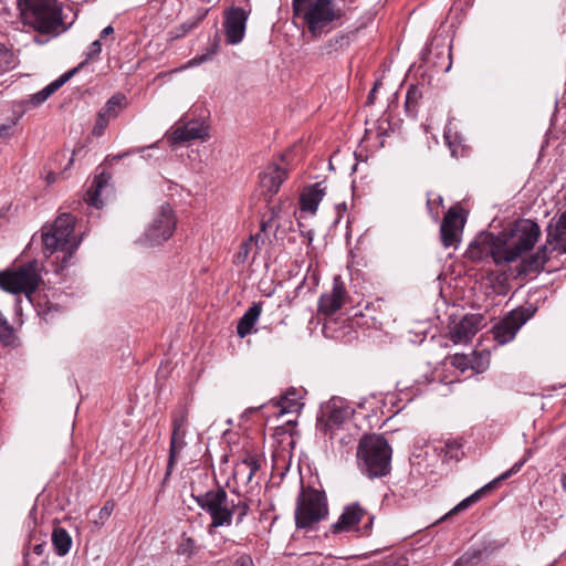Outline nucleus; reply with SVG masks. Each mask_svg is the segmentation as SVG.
I'll use <instances>...</instances> for the list:
<instances>
[{"instance_id": "f257e3e1", "label": "nucleus", "mask_w": 566, "mask_h": 566, "mask_svg": "<svg viewBox=\"0 0 566 566\" xmlns=\"http://www.w3.org/2000/svg\"><path fill=\"white\" fill-rule=\"evenodd\" d=\"M217 486L206 492H198L197 489L191 486V497L197 505L209 514L211 522L207 527L208 533L211 535L216 528L222 526H230L233 517L235 516V524L240 525L250 512L251 500L249 497H241L238 494V500L229 499L224 488L220 486L216 481Z\"/></svg>"}, {"instance_id": "f03ea898", "label": "nucleus", "mask_w": 566, "mask_h": 566, "mask_svg": "<svg viewBox=\"0 0 566 566\" xmlns=\"http://www.w3.org/2000/svg\"><path fill=\"white\" fill-rule=\"evenodd\" d=\"M392 449L382 434H364L357 447V464L368 479L388 475L391 471Z\"/></svg>"}, {"instance_id": "7ed1b4c3", "label": "nucleus", "mask_w": 566, "mask_h": 566, "mask_svg": "<svg viewBox=\"0 0 566 566\" xmlns=\"http://www.w3.org/2000/svg\"><path fill=\"white\" fill-rule=\"evenodd\" d=\"M76 219L71 213H61L52 224L42 228L43 252L46 256L62 251L61 269L70 264L71 259L78 249L82 238L74 235Z\"/></svg>"}, {"instance_id": "20e7f679", "label": "nucleus", "mask_w": 566, "mask_h": 566, "mask_svg": "<svg viewBox=\"0 0 566 566\" xmlns=\"http://www.w3.org/2000/svg\"><path fill=\"white\" fill-rule=\"evenodd\" d=\"M541 235L538 224L531 219H518L499 233L506 264L531 251Z\"/></svg>"}, {"instance_id": "39448f33", "label": "nucleus", "mask_w": 566, "mask_h": 566, "mask_svg": "<svg viewBox=\"0 0 566 566\" xmlns=\"http://www.w3.org/2000/svg\"><path fill=\"white\" fill-rule=\"evenodd\" d=\"M18 7L23 23L39 33H52L63 24L57 0H18Z\"/></svg>"}, {"instance_id": "423d86ee", "label": "nucleus", "mask_w": 566, "mask_h": 566, "mask_svg": "<svg viewBox=\"0 0 566 566\" xmlns=\"http://www.w3.org/2000/svg\"><path fill=\"white\" fill-rule=\"evenodd\" d=\"M328 515L327 497L324 491L301 485L294 512L295 525L300 530H314Z\"/></svg>"}, {"instance_id": "0eeeda50", "label": "nucleus", "mask_w": 566, "mask_h": 566, "mask_svg": "<svg viewBox=\"0 0 566 566\" xmlns=\"http://www.w3.org/2000/svg\"><path fill=\"white\" fill-rule=\"evenodd\" d=\"M344 15V11L336 7L334 0H313L296 18L306 25L313 38L322 36L331 31Z\"/></svg>"}, {"instance_id": "6e6552de", "label": "nucleus", "mask_w": 566, "mask_h": 566, "mask_svg": "<svg viewBox=\"0 0 566 566\" xmlns=\"http://www.w3.org/2000/svg\"><path fill=\"white\" fill-rule=\"evenodd\" d=\"M375 515L359 502H352L344 506L338 520L331 525L334 535L357 532L360 536H369L373 532Z\"/></svg>"}, {"instance_id": "1a4fd4ad", "label": "nucleus", "mask_w": 566, "mask_h": 566, "mask_svg": "<svg viewBox=\"0 0 566 566\" xmlns=\"http://www.w3.org/2000/svg\"><path fill=\"white\" fill-rule=\"evenodd\" d=\"M40 282V275L36 272L35 264L30 262L14 271H0V289L11 294L24 293L25 297L33 303Z\"/></svg>"}, {"instance_id": "9d476101", "label": "nucleus", "mask_w": 566, "mask_h": 566, "mask_svg": "<svg viewBox=\"0 0 566 566\" xmlns=\"http://www.w3.org/2000/svg\"><path fill=\"white\" fill-rule=\"evenodd\" d=\"M353 410L340 397H333L323 403L316 417V430L333 440L337 430L349 419Z\"/></svg>"}, {"instance_id": "9b49d317", "label": "nucleus", "mask_w": 566, "mask_h": 566, "mask_svg": "<svg viewBox=\"0 0 566 566\" xmlns=\"http://www.w3.org/2000/svg\"><path fill=\"white\" fill-rule=\"evenodd\" d=\"M176 222L170 205L165 203L160 206L158 213L146 229L140 242L148 247L163 244L174 234Z\"/></svg>"}, {"instance_id": "f8f14e48", "label": "nucleus", "mask_w": 566, "mask_h": 566, "mask_svg": "<svg viewBox=\"0 0 566 566\" xmlns=\"http://www.w3.org/2000/svg\"><path fill=\"white\" fill-rule=\"evenodd\" d=\"M536 308L517 307L496 323L491 333L497 345H505L514 339L518 329L535 314Z\"/></svg>"}, {"instance_id": "ddd939ff", "label": "nucleus", "mask_w": 566, "mask_h": 566, "mask_svg": "<svg viewBox=\"0 0 566 566\" xmlns=\"http://www.w3.org/2000/svg\"><path fill=\"white\" fill-rule=\"evenodd\" d=\"M465 256L473 262H481L492 258L496 265H504V254L500 245L499 234L493 232H481L467 249Z\"/></svg>"}, {"instance_id": "4468645a", "label": "nucleus", "mask_w": 566, "mask_h": 566, "mask_svg": "<svg viewBox=\"0 0 566 566\" xmlns=\"http://www.w3.org/2000/svg\"><path fill=\"white\" fill-rule=\"evenodd\" d=\"M423 64L437 73H447L452 65L451 46L446 43V39L434 35L427 43L421 53Z\"/></svg>"}, {"instance_id": "2eb2a0df", "label": "nucleus", "mask_w": 566, "mask_h": 566, "mask_svg": "<svg viewBox=\"0 0 566 566\" xmlns=\"http://www.w3.org/2000/svg\"><path fill=\"white\" fill-rule=\"evenodd\" d=\"M465 221L467 217L463 209L451 207L447 211L440 226V239L446 249L458 248Z\"/></svg>"}, {"instance_id": "dca6fc26", "label": "nucleus", "mask_w": 566, "mask_h": 566, "mask_svg": "<svg viewBox=\"0 0 566 566\" xmlns=\"http://www.w3.org/2000/svg\"><path fill=\"white\" fill-rule=\"evenodd\" d=\"M208 136V126H206L203 122L198 119L184 122L181 118L171 127V130L167 133L166 139L171 147H177L191 140L205 139Z\"/></svg>"}, {"instance_id": "f3484780", "label": "nucleus", "mask_w": 566, "mask_h": 566, "mask_svg": "<svg viewBox=\"0 0 566 566\" xmlns=\"http://www.w3.org/2000/svg\"><path fill=\"white\" fill-rule=\"evenodd\" d=\"M249 15L250 11L240 7L232 6L224 10L223 28L227 43L235 45L242 42Z\"/></svg>"}, {"instance_id": "a211bd4d", "label": "nucleus", "mask_w": 566, "mask_h": 566, "mask_svg": "<svg viewBox=\"0 0 566 566\" xmlns=\"http://www.w3.org/2000/svg\"><path fill=\"white\" fill-rule=\"evenodd\" d=\"M527 459L528 458L525 455L520 461L514 463L509 470H506L505 472L500 474L497 478H495L494 480H492L491 482H489L488 484H485L484 486H482L481 489H479L478 491L472 493L470 496L462 500L448 514H446L443 516V520H446L450 515L457 514L459 512H462V511L469 509L471 505H473L474 503L480 501L484 494H486L488 492L495 489L501 482H503V481L510 479L512 475L518 473L521 471V469L523 468V465L526 463Z\"/></svg>"}, {"instance_id": "6ab92c4d", "label": "nucleus", "mask_w": 566, "mask_h": 566, "mask_svg": "<svg viewBox=\"0 0 566 566\" xmlns=\"http://www.w3.org/2000/svg\"><path fill=\"white\" fill-rule=\"evenodd\" d=\"M560 245V250L564 251V247L566 245V241H553L552 243H546L537 249V251L525 258L521 261L518 266L517 275L518 276H527L530 274H538L542 270H544L545 263L549 260V254L557 249L556 245Z\"/></svg>"}, {"instance_id": "aec40b11", "label": "nucleus", "mask_w": 566, "mask_h": 566, "mask_svg": "<svg viewBox=\"0 0 566 566\" xmlns=\"http://www.w3.org/2000/svg\"><path fill=\"white\" fill-rule=\"evenodd\" d=\"M485 325L482 314H465L450 329V338L454 344L467 343Z\"/></svg>"}, {"instance_id": "412c9836", "label": "nucleus", "mask_w": 566, "mask_h": 566, "mask_svg": "<svg viewBox=\"0 0 566 566\" xmlns=\"http://www.w3.org/2000/svg\"><path fill=\"white\" fill-rule=\"evenodd\" d=\"M289 171L286 168L279 166L277 164L268 165L259 175L260 186L263 190V195L268 197V201L276 195L282 184L287 178Z\"/></svg>"}, {"instance_id": "4be33fe9", "label": "nucleus", "mask_w": 566, "mask_h": 566, "mask_svg": "<svg viewBox=\"0 0 566 566\" xmlns=\"http://www.w3.org/2000/svg\"><path fill=\"white\" fill-rule=\"evenodd\" d=\"M346 295L345 283L339 275H336L333 280L332 291L322 294L318 300V312L325 315H333L343 306Z\"/></svg>"}, {"instance_id": "5701e85b", "label": "nucleus", "mask_w": 566, "mask_h": 566, "mask_svg": "<svg viewBox=\"0 0 566 566\" xmlns=\"http://www.w3.org/2000/svg\"><path fill=\"white\" fill-rule=\"evenodd\" d=\"M112 179V174L106 171L102 166L97 167L96 175L87 188L85 192V201L88 206L95 207L97 209L103 207V200L101 199V195L103 190L107 189L111 185L109 181Z\"/></svg>"}, {"instance_id": "b1692460", "label": "nucleus", "mask_w": 566, "mask_h": 566, "mask_svg": "<svg viewBox=\"0 0 566 566\" xmlns=\"http://www.w3.org/2000/svg\"><path fill=\"white\" fill-rule=\"evenodd\" d=\"M325 193L326 186L324 185V181L306 186L300 196L301 210L315 213Z\"/></svg>"}, {"instance_id": "393cba45", "label": "nucleus", "mask_w": 566, "mask_h": 566, "mask_svg": "<svg viewBox=\"0 0 566 566\" xmlns=\"http://www.w3.org/2000/svg\"><path fill=\"white\" fill-rule=\"evenodd\" d=\"M186 434L187 430H171L170 441H169V455H168V462H167V469L165 476L163 479L161 484H166L169 480L174 468L177 463V459L180 454V452L184 450V448L187 446L186 442Z\"/></svg>"}, {"instance_id": "a878e982", "label": "nucleus", "mask_w": 566, "mask_h": 566, "mask_svg": "<svg viewBox=\"0 0 566 566\" xmlns=\"http://www.w3.org/2000/svg\"><path fill=\"white\" fill-rule=\"evenodd\" d=\"M302 399V390L291 387L275 401L274 406L279 408V415L300 413L304 406Z\"/></svg>"}, {"instance_id": "bb28decb", "label": "nucleus", "mask_w": 566, "mask_h": 566, "mask_svg": "<svg viewBox=\"0 0 566 566\" xmlns=\"http://www.w3.org/2000/svg\"><path fill=\"white\" fill-rule=\"evenodd\" d=\"M262 313V302L253 303L239 319L237 325V334L240 338L255 333V323Z\"/></svg>"}, {"instance_id": "cd10ccee", "label": "nucleus", "mask_w": 566, "mask_h": 566, "mask_svg": "<svg viewBox=\"0 0 566 566\" xmlns=\"http://www.w3.org/2000/svg\"><path fill=\"white\" fill-rule=\"evenodd\" d=\"M264 459L252 452H247L240 462L237 463L235 472L240 473L248 470L247 483H251L255 473L260 470Z\"/></svg>"}, {"instance_id": "c85d7f7f", "label": "nucleus", "mask_w": 566, "mask_h": 566, "mask_svg": "<svg viewBox=\"0 0 566 566\" xmlns=\"http://www.w3.org/2000/svg\"><path fill=\"white\" fill-rule=\"evenodd\" d=\"M36 313L45 321H50L55 314L63 311V307L49 300L46 295L39 294L36 297L33 296V303Z\"/></svg>"}, {"instance_id": "c756f323", "label": "nucleus", "mask_w": 566, "mask_h": 566, "mask_svg": "<svg viewBox=\"0 0 566 566\" xmlns=\"http://www.w3.org/2000/svg\"><path fill=\"white\" fill-rule=\"evenodd\" d=\"M209 10L206 9V8H199L196 12V14L182 22L181 24H179L178 27H175L170 34L172 36V39H179V38H182L185 36L187 33L191 32L193 29H196L203 20L205 18L207 17Z\"/></svg>"}, {"instance_id": "7c9ffc66", "label": "nucleus", "mask_w": 566, "mask_h": 566, "mask_svg": "<svg viewBox=\"0 0 566 566\" xmlns=\"http://www.w3.org/2000/svg\"><path fill=\"white\" fill-rule=\"evenodd\" d=\"M443 137L452 157L459 159L469 156L471 148L464 144L463 138L458 133H452L449 129L444 132Z\"/></svg>"}, {"instance_id": "2f4dec72", "label": "nucleus", "mask_w": 566, "mask_h": 566, "mask_svg": "<svg viewBox=\"0 0 566 566\" xmlns=\"http://www.w3.org/2000/svg\"><path fill=\"white\" fill-rule=\"evenodd\" d=\"M51 539L56 555L65 556L70 552L72 537L65 528L60 526L54 527Z\"/></svg>"}, {"instance_id": "473e14b6", "label": "nucleus", "mask_w": 566, "mask_h": 566, "mask_svg": "<svg viewBox=\"0 0 566 566\" xmlns=\"http://www.w3.org/2000/svg\"><path fill=\"white\" fill-rule=\"evenodd\" d=\"M421 98L422 92L420 87L417 84L409 85L405 99V112L407 116L417 118Z\"/></svg>"}, {"instance_id": "72a5a7b5", "label": "nucleus", "mask_w": 566, "mask_h": 566, "mask_svg": "<svg viewBox=\"0 0 566 566\" xmlns=\"http://www.w3.org/2000/svg\"><path fill=\"white\" fill-rule=\"evenodd\" d=\"M200 551V545L197 543L195 538L189 536L186 532H184L176 545V554L179 556H184L187 559L192 558Z\"/></svg>"}, {"instance_id": "f704fd0d", "label": "nucleus", "mask_w": 566, "mask_h": 566, "mask_svg": "<svg viewBox=\"0 0 566 566\" xmlns=\"http://www.w3.org/2000/svg\"><path fill=\"white\" fill-rule=\"evenodd\" d=\"M85 65V62H81L77 66L69 70L64 74H62L59 78L51 82L46 85L41 93L46 97V99L53 95L59 88H61L67 81H70L75 74L80 72V70Z\"/></svg>"}, {"instance_id": "c9c22d12", "label": "nucleus", "mask_w": 566, "mask_h": 566, "mask_svg": "<svg viewBox=\"0 0 566 566\" xmlns=\"http://www.w3.org/2000/svg\"><path fill=\"white\" fill-rule=\"evenodd\" d=\"M353 34L354 33H340L329 39L323 46V52L329 55L334 52L346 49L350 43V36Z\"/></svg>"}, {"instance_id": "e433bc0d", "label": "nucleus", "mask_w": 566, "mask_h": 566, "mask_svg": "<svg viewBox=\"0 0 566 566\" xmlns=\"http://www.w3.org/2000/svg\"><path fill=\"white\" fill-rule=\"evenodd\" d=\"M261 239V234L256 233L250 235V238L240 245L239 252L235 254V262L244 263L253 248L258 249V243Z\"/></svg>"}, {"instance_id": "4c0bfd02", "label": "nucleus", "mask_w": 566, "mask_h": 566, "mask_svg": "<svg viewBox=\"0 0 566 566\" xmlns=\"http://www.w3.org/2000/svg\"><path fill=\"white\" fill-rule=\"evenodd\" d=\"M125 96L123 94L113 95L99 112H105L106 116L116 117L118 109L123 107Z\"/></svg>"}, {"instance_id": "58836bf2", "label": "nucleus", "mask_w": 566, "mask_h": 566, "mask_svg": "<svg viewBox=\"0 0 566 566\" xmlns=\"http://www.w3.org/2000/svg\"><path fill=\"white\" fill-rule=\"evenodd\" d=\"M14 67V54L0 43V73L8 72Z\"/></svg>"}, {"instance_id": "ea45409f", "label": "nucleus", "mask_w": 566, "mask_h": 566, "mask_svg": "<svg viewBox=\"0 0 566 566\" xmlns=\"http://www.w3.org/2000/svg\"><path fill=\"white\" fill-rule=\"evenodd\" d=\"M188 424V410L181 408L178 411L171 413V427L175 430H187Z\"/></svg>"}, {"instance_id": "a19ab883", "label": "nucleus", "mask_w": 566, "mask_h": 566, "mask_svg": "<svg viewBox=\"0 0 566 566\" xmlns=\"http://www.w3.org/2000/svg\"><path fill=\"white\" fill-rule=\"evenodd\" d=\"M114 509L115 502L113 500H107L103 507L99 510L98 520L94 521L95 525L98 527L103 526L105 522L111 517Z\"/></svg>"}, {"instance_id": "79ce46f5", "label": "nucleus", "mask_w": 566, "mask_h": 566, "mask_svg": "<svg viewBox=\"0 0 566 566\" xmlns=\"http://www.w3.org/2000/svg\"><path fill=\"white\" fill-rule=\"evenodd\" d=\"M109 117L106 116L105 112H98L94 127L92 129V134L94 136H102L108 126Z\"/></svg>"}, {"instance_id": "37998d69", "label": "nucleus", "mask_w": 566, "mask_h": 566, "mask_svg": "<svg viewBox=\"0 0 566 566\" xmlns=\"http://www.w3.org/2000/svg\"><path fill=\"white\" fill-rule=\"evenodd\" d=\"M218 48H219L218 42H214V43L211 45V48L208 50V52H207V53L201 54V55H197V56H195L193 59H191V60L189 61V63H188V64H189V66L200 65V64H202L203 62H207V61L211 60V59H212V56L217 53Z\"/></svg>"}, {"instance_id": "c03bdc74", "label": "nucleus", "mask_w": 566, "mask_h": 566, "mask_svg": "<svg viewBox=\"0 0 566 566\" xmlns=\"http://www.w3.org/2000/svg\"><path fill=\"white\" fill-rule=\"evenodd\" d=\"M156 147V144L151 145V146H148V147H145V148H133V149H129L127 151H124L122 154H117V155H114V156H107L105 163H115V161H119L120 159L127 157V156H130L133 154H137V153H142L144 151L145 149H148V148H154Z\"/></svg>"}, {"instance_id": "a18cd8bd", "label": "nucleus", "mask_w": 566, "mask_h": 566, "mask_svg": "<svg viewBox=\"0 0 566 566\" xmlns=\"http://www.w3.org/2000/svg\"><path fill=\"white\" fill-rule=\"evenodd\" d=\"M101 52H102V43H101V40L97 39V40L93 41L91 43V45L88 46V51L86 52V60L84 61L85 64L90 60L97 59L99 56Z\"/></svg>"}, {"instance_id": "49530a36", "label": "nucleus", "mask_w": 566, "mask_h": 566, "mask_svg": "<svg viewBox=\"0 0 566 566\" xmlns=\"http://www.w3.org/2000/svg\"><path fill=\"white\" fill-rule=\"evenodd\" d=\"M371 566H407V559L400 556H388L382 562Z\"/></svg>"}, {"instance_id": "de8ad7c7", "label": "nucleus", "mask_w": 566, "mask_h": 566, "mask_svg": "<svg viewBox=\"0 0 566 566\" xmlns=\"http://www.w3.org/2000/svg\"><path fill=\"white\" fill-rule=\"evenodd\" d=\"M443 199L441 196H439L436 200L428 199L427 200V209L429 214L433 219H438L439 217V207L442 206Z\"/></svg>"}, {"instance_id": "09e8293b", "label": "nucleus", "mask_w": 566, "mask_h": 566, "mask_svg": "<svg viewBox=\"0 0 566 566\" xmlns=\"http://www.w3.org/2000/svg\"><path fill=\"white\" fill-rule=\"evenodd\" d=\"M312 1L313 0H292L293 17H297L312 3Z\"/></svg>"}, {"instance_id": "8fccbe9b", "label": "nucleus", "mask_w": 566, "mask_h": 566, "mask_svg": "<svg viewBox=\"0 0 566 566\" xmlns=\"http://www.w3.org/2000/svg\"><path fill=\"white\" fill-rule=\"evenodd\" d=\"M232 566H254V562L250 554L243 553L234 559Z\"/></svg>"}, {"instance_id": "3c124183", "label": "nucleus", "mask_w": 566, "mask_h": 566, "mask_svg": "<svg viewBox=\"0 0 566 566\" xmlns=\"http://www.w3.org/2000/svg\"><path fill=\"white\" fill-rule=\"evenodd\" d=\"M45 101H46V97H44V95L41 93V91L35 94L30 95V97H29V103L34 107L43 104Z\"/></svg>"}, {"instance_id": "603ef678", "label": "nucleus", "mask_w": 566, "mask_h": 566, "mask_svg": "<svg viewBox=\"0 0 566 566\" xmlns=\"http://www.w3.org/2000/svg\"><path fill=\"white\" fill-rule=\"evenodd\" d=\"M276 217H277V211H276V208H274V207H273V208H272V211H271V217H270V219H269V220H266V221H262V222H261V224H260V232H259V233L261 234V232H265V231H266V229H268V227H270V224H271L272 220H273L274 218H276Z\"/></svg>"}, {"instance_id": "864d4df0", "label": "nucleus", "mask_w": 566, "mask_h": 566, "mask_svg": "<svg viewBox=\"0 0 566 566\" xmlns=\"http://www.w3.org/2000/svg\"><path fill=\"white\" fill-rule=\"evenodd\" d=\"M14 123L0 125V138H6L11 135Z\"/></svg>"}, {"instance_id": "5fc2aeb1", "label": "nucleus", "mask_w": 566, "mask_h": 566, "mask_svg": "<svg viewBox=\"0 0 566 566\" xmlns=\"http://www.w3.org/2000/svg\"><path fill=\"white\" fill-rule=\"evenodd\" d=\"M378 86H379V83L376 82L374 87L370 90V92L368 93V96H367V101H366V104L367 105H371L375 103V96H376V92L378 90Z\"/></svg>"}, {"instance_id": "6e6d98bb", "label": "nucleus", "mask_w": 566, "mask_h": 566, "mask_svg": "<svg viewBox=\"0 0 566 566\" xmlns=\"http://www.w3.org/2000/svg\"><path fill=\"white\" fill-rule=\"evenodd\" d=\"M378 123H379V125H378L379 134L380 135L386 134L387 129L384 127V124H387V126H390L388 118L381 117V118H379Z\"/></svg>"}, {"instance_id": "4d7b16f0", "label": "nucleus", "mask_w": 566, "mask_h": 566, "mask_svg": "<svg viewBox=\"0 0 566 566\" xmlns=\"http://www.w3.org/2000/svg\"><path fill=\"white\" fill-rule=\"evenodd\" d=\"M114 33V28L112 25H107L99 33V40L105 39L106 36Z\"/></svg>"}, {"instance_id": "13d9d810", "label": "nucleus", "mask_w": 566, "mask_h": 566, "mask_svg": "<svg viewBox=\"0 0 566 566\" xmlns=\"http://www.w3.org/2000/svg\"><path fill=\"white\" fill-rule=\"evenodd\" d=\"M33 553L36 554V555H42L45 551V543H39V544H35L32 548Z\"/></svg>"}, {"instance_id": "bf43d9fd", "label": "nucleus", "mask_w": 566, "mask_h": 566, "mask_svg": "<svg viewBox=\"0 0 566 566\" xmlns=\"http://www.w3.org/2000/svg\"><path fill=\"white\" fill-rule=\"evenodd\" d=\"M29 556H30L29 548L24 547L23 548V566H29V564H30Z\"/></svg>"}, {"instance_id": "052dcab7", "label": "nucleus", "mask_w": 566, "mask_h": 566, "mask_svg": "<svg viewBox=\"0 0 566 566\" xmlns=\"http://www.w3.org/2000/svg\"><path fill=\"white\" fill-rule=\"evenodd\" d=\"M48 181L49 182H54L55 181V174L54 172H50L46 177Z\"/></svg>"}, {"instance_id": "680f3d73", "label": "nucleus", "mask_w": 566, "mask_h": 566, "mask_svg": "<svg viewBox=\"0 0 566 566\" xmlns=\"http://www.w3.org/2000/svg\"><path fill=\"white\" fill-rule=\"evenodd\" d=\"M562 485H563L564 490L566 491V473H564L562 476Z\"/></svg>"}, {"instance_id": "e2e57ef3", "label": "nucleus", "mask_w": 566, "mask_h": 566, "mask_svg": "<svg viewBox=\"0 0 566 566\" xmlns=\"http://www.w3.org/2000/svg\"><path fill=\"white\" fill-rule=\"evenodd\" d=\"M496 280H497V281H500V280H503V281H504V280H506V277L504 276V274H503V273H501V274H497V275H496Z\"/></svg>"}, {"instance_id": "0e129e2a", "label": "nucleus", "mask_w": 566, "mask_h": 566, "mask_svg": "<svg viewBox=\"0 0 566 566\" xmlns=\"http://www.w3.org/2000/svg\"><path fill=\"white\" fill-rule=\"evenodd\" d=\"M479 554H480V552L474 553V554H473V556H472V558H476Z\"/></svg>"}, {"instance_id": "69168bd1", "label": "nucleus", "mask_w": 566, "mask_h": 566, "mask_svg": "<svg viewBox=\"0 0 566 566\" xmlns=\"http://www.w3.org/2000/svg\"><path fill=\"white\" fill-rule=\"evenodd\" d=\"M201 2H206V3H209L211 2L212 0H200Z\"/></svg>"}]
</instances>
